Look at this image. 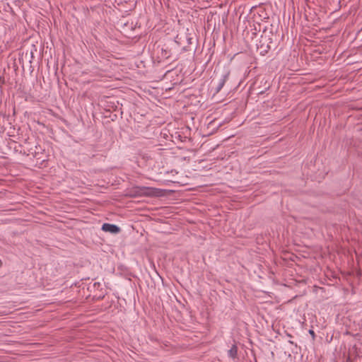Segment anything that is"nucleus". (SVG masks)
<instances>
[{"label": "nucleus", "mask_w": 362, "mask_h": 362, "mask_svg": "<svg viewBox=\"0 0 362 362\" xmlns=\"http://www.w3.org/2000/svg\"><path fill=\"white\" fill-rule=\"evenodd\" d=\"M230 71L228 68H224L222 73L220 75V77L217 81L216 86L214 89V93H219L223 87L224 86L226 82L228 81L230 76Z\"/></svg>", "instance_id": "obj_1"}, {"label": "nucleus", "mask_w": 362, "mask_h": 362, "mask_svg": "<svg viewBox=\"0 0 362 362\" xmlns=\"http://www.w3.org/2000/svg\"><path fill=\"white\" fill-rule=\"evenodd\" d=\"M101 230L111 234H117L121 230L120 228L117 225L108 223H103L102 225Z\"/></svg>", "instance_id": "obj_2"}, {"label": "nucleus", "mask_w": 362, "mask_h": 362, "mask_svg": "<svg viewBox=\"0 0 362 362\" xmlns=\"http://www.w3.org/2000/svg\"><path fill=\"white\" fill-rule=\"evenodd\" d=\"M228 356L233 359H235L237 358L238 347L235 344H233L231 346V347L230 348V349L228 351Z\"/></svg>", "instance_id": "obj_3"}, {"label": "nucleus", "mask_w": 362, "mask_h": 362, "mask_svg": "<svg viewBox=\"0 0 362 362\" xmlns=\"http://www.w3.org/2000/svg\"><path fill=\"white\" fill-rule=\"evenodd\" d=\"M308 332L311 335L312 338L314 339L315 338V332L313 329H309Z\"/></svg>", "instance_id": "obj_4"}, {"label": "nucleus", "mask_w": 362, "mask_h": 362, "mask_svg": "<svg viewBox=\"0 0 362 362\" xmlns=\"http://www.w3.org/2000/svg\"><path fill=\"white\" fill-rule=\"evenodd\" d=\"M267 52H268V50H267V49H264V50H262V51L260 52V54H261L262 55H264L266 53H267Z\"/></svg>", "instance_id": "obj_5"}]
</instances>
